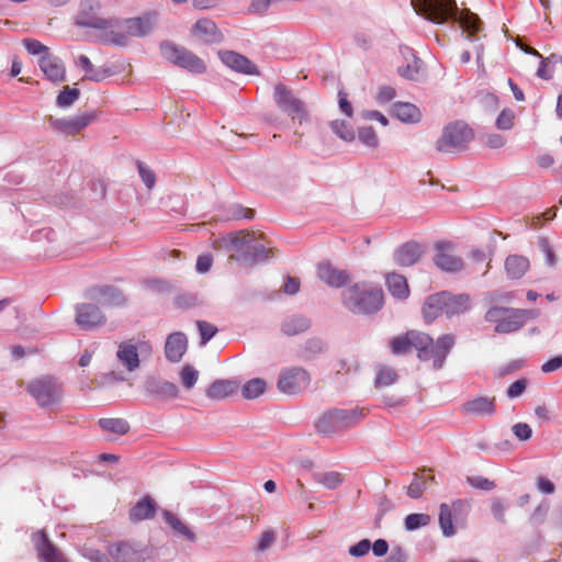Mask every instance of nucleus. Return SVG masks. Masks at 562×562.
<instances>
[{"mask_svg": "<svg viewBox=\"0 0 562 562\" xmlns=\"http://www.w3.org/2000/svg\"><path fill=\"white\" fill-rule=\"evenodd\" d=\"M456 344L452 334L440 336L436 341L426 333L408 330L390 339L389 346L395 356L406 355L413 349L422 361H431L436 370L442 368L447 356Z\"/></svg>", "mask_w": 562, "mask_h": 562, "instance_id": "obj_1", "label": "nucleus"}, {"mask_svg": "<svg viewBox=\"0 0 562 562\" xmlns=\"http://www.w3.org/2000/svg\"><path fill=\"white\" fill-rule=\"evenodd\" d=\"M529 260L520 255H510L506 258L505 269L512 279L521 278L529 269Z\"/></svg>", "mask_w": 562, "mask_h": 562, "instance_id": "obj_38", "label": "nucleus"}, {"mask_svg": "<svg viewBox=\"0 0 562 562\" xmlns=\"http://www.w3.org/2000/svg\"><path fill=\"white\" fill-rule=\"evenodd\" d=\"M137 168H138L139 176L142 178L143 182L145 183V186L148 189H151L156 182L155 172L142 161H137Z\"/></svg>", "mask_w": 562, "mask_h": 562, "instance_id": "obj_52", "label": "nucleus"}, {"mask_svg": "<svg viewBox=\"0 0 562 562\" xmlns=\"http://www.w3.org/2000/svg\"><path fill=\"white\" fill-rule=\"evenodd\" d=\"M384 305V293L379 284H353V313L373 315Z\"/></svg>", "mask_w": 562, "mask_h": 562, "instance_id": "obj_6", "label": "nucleus"}, {"mask_svg": "<svg viewBox=\"0 0 562 562\" xmlns=\"http://www.w3.org/2000/svg\"><path fill=\"white\" fill-rule=\"evenodd\" d=\"M116 356L120 362L131 372L139 367L137 348L131 342L120 344Z\"/></svg>", "mask_w": 562, "mask_h": 562, "instance_id": "obj_33", "label": "nucleus"}, {"mask_svg": "<svg viewBox=\"0 0 562 562\" xmlns=\"http://www.w3.org/2000/svg\"><path fill=\"white\" fill-rule=\"evenodd\" d=\"M462 412L469 415H494L496 412L495 396H477L462 404Z\"/></svg>", "mask_w": 562, "mask_h": 562, "instance_id": "obj_19", "label": "nucleus"}, {"mask_svg": "<svg viewBox=\"0 0 562 562\" xmlns=\"http://www.w3.org/2000/svg\"><path fill=\"white\" fill-rule=\"evenodd\" d=\"M100 0H81L76 23L80 26L90 27L99 31V37L104 43L105 33L115 26L113 18H105L101 14Z\"/></svg>", "mask_w": 562, "mask_h": 562, "instance_id": "obj_4", "label": "nucleus"}, {"mask_svg": "<svg viewBox=\"0 0 562 562\" xmlns=\"http://www.w3.org/2000/svg\"><path fill=\"white\" fill-rule=\"evenodd\" d=\"M76 65L85 71V78L91 81H101L110 76L105 69H94L91 60L86 55H80Z\"/></svg>", "mask_w": 562, "mask_h": 562, "instance_id": "obj_39", "label": "nucleus"}, {"mask_svg": "<svg viewBox=\"0 0 562 562\" xmlns=\"http://www.w3.org/2000/svg\"><path fill=\"white\" fill-rule=\"evenodd\" d=\"M473 137V131L464 122L457 121L445 126L436 148L440 153H459L467 148Z\"/></svg>", "mask_w": 562, "mask_h": 562, "instance_id": "obj_5", "label": "nucleus"}, {"mask_svg": "<svg viewBox=\"0 0 562 562\" xmlns=\"http://www.w3.org/2000/svg\"><path fill=\"white\" fill-rule=\"evenodd\" d=\"M412 5L434 23L458 22L469 37H474L482 29L480 18L469 9L459 10L456 0H412Z\"/></svg>", "mask_w": 562, "mask_h": 562, "instance_id": "obj_2", "label": "nucleus"}, {"mask_svg": "<svg viewBox=\"0 0 562 562\" xmlns=\"http://www.w3.org/2000/svg\"><path fill=\"white\" fill-rule=\"evenodd\" d=\"M508 314V308L503 307H492L486 312L485 318L488 322L499 324L504 319V317Z\"/></svg>", "mask_w": 562, "mask_h": 562, "instance_id": "obj_57", "label": "nucleus"}, {"mask_svg": "<svg viewBox=\"0 0 562 562\" xmlns=\"http://www.w3.org/2000/svg\"><path fill=\"white\" fill-rule=\"evenodd\" d=\"M38 66L44 76L53 82H63L66 79V69L63 61L55 55L46 54L40 57Z\"/></svg>", "mask_w": 562, "mask_h": 562, "instance_id": "obj_17", "label": "nucleus"}, {"mask_svg": "<svg viewBox=\"0 0 562 562\" xmlns=\"http://www.w3.org/2000/svg\"><path fill=\"white\" fill-rule=\"evenodd\" d=\"M392 114L404 123H418L422 120V111L409 102H396L392 106Z\"/></svg>", "mask_w": 562, "mask_h": 562, "instance_id": "obj_30", "label": "nucleus"}, {"mask_svg": "<svg viewBox=\"0 0 562 562\" xmlns=\"http://www.w3.org/2000/svg\"><path fill=\"white\" fill-rule=\"evenodd\" d=\"M513 432L519 440H528L532 435V429L526 423H518L513 426Z\"/></svg>", "mask_w": 562, "mask_h": 562, "instance_id": "obj_60", "label": "nucleus"}, {"mask_svg": "<svg viewBox=\"0 0 562 562\" xmlns=\"http://www.w3.org/2000/svg\"><path fill=\"white\" fill-rule=\"evenodd\" d=\"M41 407L57 404L63 394L61 384L53 376H42L33 380L26 387Z\"/></svg>", "mask_w": 562, "mask_h": 562, "instance_id": "obj_8", "label": "nucleus"}, {"mask_svg": "<svg viewBox=\"0 0 562 562\" xmlns=\"http://www.w3.org/2000/svg\"><path fill=\"white\" fill-rule=\"evenodd\" d=\"M221 60L231 69L246 75H258V68L246 56L234 50H220Z\"/></svg>", "mask_w": 562, "mask_h": 562, "instance_id": "obj_16", "label": "nucleus"}, {"mask_svg": "<svg viewBox=\"0 0 562 562\" xmlns=\"http://www.w3.org/2000/svg\"><path fill=\"white\" fill-rule=\"evenodd\" d=\"M430 522V517L427 514H409L405 518V527L407 530H415L417 528L427 526Z\"/></svg>", "mask_w": 562, "mask_h": 562, "instance_id": "obj_48", "label": "nucleus"}, {"mask_svg": "<svg viewBox=\"0 0 562 562\" xmlns=\"http://www.w3.org/2000/svg\"><path fill=\"white\" fill-rule=\"evenodd\" d=\"M396 97L395 88L391 86H383L379 89L376 99L381 103H386L392 101Z\"/></svg>", "mask_w": 562, "mask_h": 562, "instance_id": "obj_62", "label": "nucleus"}, {"mask_svg": "<svg viewBox=\"0 0 562 562\" xmlns=\"http://www.w3.org/2000/svg\"><path fill=\"white\" fill-rule=\"evenodd\" d=\"M400 53L403 56L405 64L397 67L398 75L408 80H417L422 67V60L408 46L401 47Z\"/></svg>", "mask_w": 562, "mask_h": 562, "instance_id": "obj_20", "label": "nucleus"}, {"mask_svg": "<svg viewBox=\"0 0 562 562\" xmlns=\"http://www.w3.org/2000/svg\"><path fill=\"white\" fill-rule=\"evenodd\" d=\"M80 95V91L76 88L64 87V90L57 95V105L65 108L71 105Z\"/></svg>", "mask_w": 562, "mask_h": 562, "instance_id": "obj_46", "label": "nucleus"}, {"mask_svg": "<svg viewBox=\"0 0 562 562\" xmlns=\"http://www.w3.org/2000/svg\"><path fill=\"white\" fill-rule=\"evenodd\" d=\"M386 286L390 293L400 300H405L409 295V288L404 276L392 272L386 276Z\"/></svg>", "mask_w": 562, "mask_h": 562, "instance_id": "obj_37", "label": "nucleus"}, {"mask_svg": "<svg viewBox=\"0 0 562 562\" xmlns=\"http://www.w3.org/2000/svg\"><path fill=\"white\" fill-rule=\"evenodd\" d=\"M274 98L278 105L290 115L300 116L303 113L302 103L295 99L290 90L283 85H277L274 88Z\"/></svg>", "mask_w": 562, "mask_h": 562, "instance_id": "obj_22", "label": "nucleus"}, {"mask_svg": "<svg viewBox=\"0 0 562 562\" xmlns=\"http://www.w3.org/2000/svg\"><path fill=\"white\" fill-rule=\"evenodd\" d=\"M331 128L334 133L344 140L349 139L350 131L349 126L345 121L335 120L331 122Z\"/></svg>", "mask_w": 562, "mask_h": 562, "instance_id": "obj_61", "label": "nucleus"}, {"mask_svg": "<svg viewBox=\"0 0 562 562\" xmlns=\"http://www.w3.org/2000/svg\"><path fill=\"white\" fill-rule=\"evenodd\" d=\"M213 265V256L211 254H202L196 259L195 269L199 273L207 272Z\"/></svg>", "mask_w": 562, "mask_h": 562, "instance_id": "obj_58", "label": "nucleus"}, {"mask_svg": "<svg viewBox=\"0 0 562 562\" xmlns=\"http://www.w3.org/2000/svg\"><path fill=\"white\" fill-rule=\"evenodd\" d=\"M438 252L435 256V263L438 268L448 272H457L463 268V261L461 258L456 257L451 254L446 252L441 245H437Z\"/></svg>", "mask_w": 562, "mask_h": 562, "instance_id": "obj_36", "label": "nucleus"}, {"mask_svg": "<svg viewBox=\"0 0 562 562\" xmlns=\"http://www.w3.org/2000/svg\"><path fill=\"white\" fill-rule=\"evenodd\" d=\"M406 559L407 557L403 548L395 547L383 562H406Z\"/></svg>", "mask_w": 562, "mask_h": 562, "instance_id": "obj_64", "label": "nucleus"}, {"mask_svg": "<svg viewBox=\"0 0 562 562\" xmlns=\"http://www.w3.org/2000/svg\"><path fill=\"white\" fill-rule=\"evenodd\" d=\"M442 301H445V314L448 317L462 314L471 308V299L468 294H452L442 291Z\"/></svg>", "mask_w": 562, "mask_h": 562, "instance_id": "obj_24", "label": "nucleus"}, {"mask_svg": "<svg viewBox=\"0 0 562 562\" xmlns=\"http://www.w3.org/2000/svg\"><path fill=\"white\" fill-rule=\"evenodd\" d=\"M467 482L474 488L477 490H484V491H491L496 485L494 481H491L484 476L476 475V476H468Z\"/></svg>", "mask_w": 562, "mask_h": 562, "instance_id": "obj_53", "label": "nucleus"}, {"mask_svg": "<svg viewBox=\"0 0 562 562\" xmlns=\"http://www.w3.org/2000/svg\"><path fill=\"white\" fill-rule=\"evenodd\" d=\"M397 379V373L393 368L381 366L378 369L375 385L376 386H389L393 384Z\"/></svg>", "mask_w": 562, "mask_h": 562, "instance_id": "obj_45", "label": "nucleus"}, {"mask_svg": "<svg viewBox=\"0 0 562 562\" xmlns=\"http://www.w3.org/2000/svg\"><path fill=\"white\" fill-rule=\"evenodd\" d=\"M317 274L322 281L333 288H340L349 281V274L330 262H321L317 267Z\"/></svg>", "mask_w": 562, "mask_h": 562, "instance_id": "obj_21", "label": "nucleus"}, {"mask_svg": "<svg viewBox=\"0 0 562 562\" xmlns=\"http://www.w3.org/2000/svg\"><path fill=\"white\" fill-rule=\"evenodd\" d=\"M424 252V248L416 241H407L400 246L394 252V260L397 265L409 267L416 263Z\"/></svg>", "mask_w": 562, "mask_h": 562, "instance_id": "obj_23", "label": "nucleus"}, {"mask_svg": "<svg viewBox=\"0 0 562 562\" xmlns=\"http://www.w3.org/2000/svg\"><path fill=\"white\" fill-rule=\"evenodd\" d=\"M105 321L104 315L99 306L94 304H79L76 307V322L85 329H90L103 324Z\"/></svg>", "mask_w": 562, "mask_h": 562, "instance_id": "obj_15", "label": "nucleus"}, {"mask_svg": "<svg viewBox=\"0 0 562 562\" xmlns=\"http://www.w3.org/2000/svg\"><path fill=\"white\" fill-rule=\"evenodd\" d=\"M311 326L310 321L303 315H291L281 323V330L286 336H295L306 331Z\"/></svg>", "mask_w": 562, "mask_h": 562, "instance_id": "obj_35", "label": "nucleus"}, {"mask_svg": "<svg viewBox=\"0 0 562 562\" xmlns=\"http://www.w3.org/2000/svg\"><path fill=\"white\" fill-rule=\"evenodd\" d=\"M145 392L159 400L176 398L179 395L177 385L157 378H148L144 384Z\"/></svg>", "mask_w": 562, "mask_h": 562, "instance_id": "obj_18", "label": "nucleus"}, {"mask_svg": "<svg viewBox=\"0 0 562 562\" xmlns=\"http://www.w3.org/2000/svg\"><path fill=\"white\" fill-rule=\"evenodd\" d=\"M97 119L94 112L77 115L71 119L56 120L54 125L68 135H75Z\"/></svg>", "mask_w": 562, "mask_h": 562, "instance_id": "obj_26", "label": "nucleus"}, {"mask_svg": "<svg viewBox=\"0 0 562 562\" xmlns=\"http://www.w3.org/2000/svg\"><path fill=\"white\" fill-rule=\"evenodd\" d=\"M527 314L528 312L525 310H508V314L495 326V330L502 334L518 330L524 326Z\"/></svg>", "mask_w": 562, "mask_h": 562, "instance_id": "obj_27", "label": "nucleus"}, {"mask_svg": "<svg viewBox=\"0 0 562 562\" xmlns=\"http://www.w3.org/2000/svg\"><path fill=\"white\" fill-rule=\"evenodd\" d=\"M311 383L310 373L299 367L284 368L280 371L277 389L286 395H296L305 391Z\"/></svg>", "mask_w": 562, "mask_h": 562, "instance_id": "obj_9", "label": "nucleus"}, {"mask_svg": "<svg viewBox=\"0 0 562 562\" xmlns=\"http://www.w3.org/2000/svg\"><path fill=\"white\" fill-rule=\"evenodd\" d=\"M196 326L201 335L202 344H206L217 333V327L205 321H198Z\"/></svg>", "mask_w": 562, "mask_h": 562, "instance_id": "obj_51", "label": "nucleus"}, {"mask_svg": "<svg viewBox=\"0 0 562 562\" xmlns=\"http://www.w3.org/2000/svg\"><path fill=\"white\" fill-rule=\"evenodd\" d=\"M180 378L182 385L191 390L198 381L199 372L191 364H186L180 372Z\"/></svg>", "mask_w": 562, "mask_h": 562, "instance_id": "obj_47", "label": "nucleus"}, {"mask_svg": "<svg viewBox=\"0 0 562 562\" xmlns=\"http://www.w3.org/2000/svg\"><path fill=\"white\" fill-rule=\"evenodd\" d=\"M255 235L254 233L239 232L229 237L231 243V255L229 258L240 261L247 266V258L251 255L252 244Z\"/></svg>", "mask_w": 562, "mask_h": 562, "instance_id": "obj_13", "label": "nucleus"}, {"mask_svg": "<svg viewBox=\"0 0 562 562\" xmlns=\"http://www.w3.org/2000/svg\"><path fill=\"white\" fill-rule=\"evenodd\" d=\"M272 256V250L267 249L263 243L255 237L251 255L247 258V266H254L256 263H260L266 261L268 258Z\"/></svg>", "mask_w": 562, "mask_h": 562, "instance_id": "obj_43", "label": "nucleus"}, {"mask_svg": "<svg viewBox=\"0 0 562 562\" xmlns=\"http://www.w3.org/2000/svg\"><path fill=\"white\" fill-rule=\"evenodd\" d=\"M422 312L427 324H431L436 318L445 314V301H442L441 292L429 295L423 305Z\"/></svg>", "mask_w": 562, "mask_h": 562, "instance_id": "obj_29", "label": "nucleus"}, {"mask_svg": "<svg viewBox=\"0 0 562 562\" xmlns=\"http://www.w3.org/2000/svg\"><path fill=\"white\" fill-rule=\"evenodd\" d=\"M541 251L544 254L546 261L549 266L553 267L557 263V256L554 254L553 248L551 247L549 240L547 238H542L540 240Z\"/></svg>", "mask_w": 562, "mask_h": 562, "instance_id": "obj_56", "label": "nucleus"}, {"mask_svg": "<svg viewBox=\"0 0 562 562\" xmlns=\"http://www.w3.org/2000/svg\"><path fill=\"white\" fill-rule=\"evenodd\" d=\"M358 137L368 147L375 148L379 145V138L372 127H360Z\"/></svg>", "mask_w": 562, "mask_h": 562, "instance_id": "obj_49", "label": "nucleus"}, {"mask_svg": "<svg viewBox=\"0 0 562 562\" xmlns=\"http://www.w3.org/2000/svg\"><path fill=\"white\" fill-rule=\"evenodd\" d=\"M188 340L183 333L176 331L168 336L165 345L166 358L171 362H178L187 351Z\"/></svg>", "mask_w": 562, "mask_h": 562, "instance_id": "obj_25", "label": "nucleus"}, {"mask_svg": "<svg viewBox=\"0 0 562 562\" xmlns=\"http://www.w3.org/2000/svg\"><path fill=\"white\" fill-rule=\"evenodd\" d=\"M99 426L102 430L116 435H125L130 430V424L123 418H102Z\"/></svg>", "mask_w": 562, "mask_h": 562, "instance_id": "obj_40", "label": "nucleus"}, {"mask_svg": "<svg viewBox=\"0 0 562 562\" xmlns=\"http://www.w3.org/2000/svg\"><path fill=\"white\" fill-rule=\"evenodd\" d=\"M113 24L115 26L111 27L109 33H105V44L125 45L128 37L144 36L148 34L153 27L149 18H136L124 21L113 19Z\"/></svg>", "mask_w": 562, "mask_h": 562, "instance_id": "obj_3", "label": "nucleus"}, {"mask_svg": "<svg viewBox=\"0 0 562 562\" xmlns=\"http://www.w3.org/2000/svg\"><path fill=\"white\" fill-rule=\"evenodd\" d=\"M267 383L260 378L247 381L241 387V395L247 400H255L265 393Z\"/></svg>", "mask_w": 562, "mask_h": 562, "instance_id": "obj_41", "label": "nucleus"}, {"mask_svg": "<svg viewBox=\"0 0 562 562\" xmlns=\"http://www.w3.org/2000/svg\"><path fill=\"white\" fill-rule=\"evenodd\" d=\"M109 553L115 562H138L140 560V553L127 542L110 547Z\"/></svg>", "mask_w": 562, "mask_h": 562, "instance_id": "obj_34", "label": "nucleus"}, {"mask_svg": "<svg viewBox=\"0 0 562 562\" xmlns=\"http://www.w3.org/2000/svg\"><path fill=\"white\" fill-rule=\"evenodd\" d=\"M318 481L327 488H336L342 482V476L338 472H327Z\"/></svg>", "mask_w": 562, "mask_h": 562, "instance_id": "obj_54", "label": "nucleus"}, {"mask_svg": "<svg viewBox=\"0 0 562 562\" xmlns=\"http://www.w3.org/2000/svg\"><path fill=\"white\" fill-rule=\"evenodd\" d=\"M36 549L44 562H66L61 553L50 543L43 530L36 533Z\"/></svg>", "mask_w": 562, "mask_h": 562, "instance_id": "obj_28", "label": "nucleus"}, {"mask_svg": "<svg viewBox=\"0 0 562 562\" xmlns=\"http://www.w3.org/2000/svg\"><path fill=\"white\" fill-rule=\"evenodd\" d=\"M191 33L193 37L204 44L220 43L223 40V34L215 22L206 18L198 20L193 24Z\"/></svg>", "mask_w": 562, "mask_h": 562, "instance_id": "obj_14", "label": "nucleus"}, {"mask_svg": "<svg viewBox=\"0 0 562 562\" xmlns=\"http://www.w3.org/2000/svg\"><path fill=\"white\" fill-rule=\"evenodd\" d=\"M160 52L165 59L192 74L200 75L206 71V65L203 59L186 47L173 43H162Z\"/></svg>", "mask_w": 562, "mask_h": 562, "instance_id": "obj_7", "label": "nucleus"}, {"mask_svg": "<svg viewBox=\"0 0 562 562\" xmlns=\"http://www.w3.org/2000/svg\"><path fill=\"white\" fill-rule=\"evenodd\" d=\"M238 391V383L232 380H216L206 391V395L216 401L224 400Z\"/></svg>", "mask_w": 562, "mask_h": 562, "instance_id": "obj_32", "label": "nucleus"}, {"mask_svg": "<svg viewBox=\"0 0 562 562\" xmlns=\"http://www.w3.org/2000/svg\"><path fill=\"white\" fill-rule=\"evenodd\" d=\"M23 45L29 54L31 55H46L50 54L49 48L42 44L40 41L34 38H25L23 40Z\"/></svg>", "mask_w": 562, "mask_h": 562, "instance_id": "obj_50", "label": "nucleus"}, {"mask_svg": "<svg viewBox=\"0 0 562 562\" xmlns=\"http://www.w3.org/2000/svg\"><path fill=\"white\" fill-rule=\"evenodd\" d=\"M515 114L512 110H503L496 120L499 130H509L514 125Z\"/></svg>", "mask_w": 562, "mask_h": 562, "instance_id": "obj_55", "label": "nucleus"}, {"mask_svg": "<svg viewBox=\"0 0 562 562\" xmlns=\"http://www.w3.org/2000/svg\"><path fill=\"white\" fill-rule=\"evenodd\" d=\"M162 515H164V518H165L166 522L176 532L182 535L183 537H186L190 541H194L195 540V538H196L195 533L188 526H186L176 515H173L172 513H170L168 510H165Z\"/></svg>", "mask_w": 562, "mask_h": 562, "instance_id": "obj_42", "label": "nucleus"}, {"mask_svg": "<svg viewBox=\"0 0 562 562\" xmlns=\"http://www.w3.org/2000/svg\"><path fill=\"white\" fill-rule=\"evenodd\" d=\"M156 503L150 496L138 501L130 510V520L136 522L150 519L155 516Z\"/></svg>", "mask_w": 562, "mask_h": 562, "instance_id": "obj_31", "label": "nucleus"}, {"mask_svg": "<svg viewBox=\"0 0 562 562\" xmlns=\"http://www.w3.org/2000/svg\"><path fill=\"white\" fill-rule=\"evenodd\" d=\"M526 387H527V380H525V379L517 380L514 383H512L509 385V387L507 389V396L510 398L518 397L526 391Z\"/></svg>", "mask_w": 562, "mask_h": 562, "instance_id": "obj_59", "label": "nucleus"}, {"mask_svg": "<svg viewBox=\"0 0 562 562\" xmlns=\"http://www.w3.org/2000/svg\"><path fill=\"white\" fill-rule=\"evenodd\" d=\"M428 472H431V470H429ZM428 479L434 481L435 476L431 473H428L427 475L425 473L416 475L412 483L409 484V486L407 487V494L412 498H419L423 495L424 491L426 490Z\"/></svg>", "mask_w": 562, "mask_h": 562, "instance_id": "obj_44", "label": "nucleus"}, {"mask_svg": "<svg viewBox=\"0 0 562 562\" xmlns=\"http://www.w3.org/2000/svg\"><path fill=\"white\" fill-rule=\"evenodd\" d=\"M470 510V503L465 499H457L452 502L451 506L443 503L440 505L439 525L442 533L446 537H451L456 533L453 527V518L456 521L464 519Z\"/></svg>", "mask_w": 562, "mask_h": 562, "instance_id": "obj_10", "label": "nucleus"}, {"mask_svg": "<svg viewBox=\"0 0 562 562\" xmlns=\"http://www.w3.org/2000/svg\"><path fill=\"white\" fill-rule=\"evenodd\" d=\"M89 297L102 306L121 307L126 303L123 292L112 285H99L90 289Z\"/></svg>", "mask_w": 562, "mask_h": 562, "instance_id": "obj_12", "label": "nucleus"}, {"mask_svg": "<svg viewBox=\"0 0 562 562\" xmlns=\"http://www.w3.org/2000/svg\"><path fill=\"white\" fill-rule=\"evenodd\" d=\"M350 424V414L346 409L334 408L324 413L315 424L319 434L333 435L347 429Z\"/></svg>", "mask_w": 562, "mask_h": 562, "instance_id": "obj_11", "label": "nucleus"}, {"mask_svg": "<svg viewBox=\"0 0 562 562\" xmlns=\"http://www.w3.org/2000/svg\"><path fill=\"white\" fill-rule=\"evenodd\" d=\"M300 285L301 283L299 278L288 277L284 282L283 291L288 295H294L299 292Z\"/></svg>", "mask_w": 562, "mask_h": 562, "instance_id": "obj_63", "label": "nucleus"}]
</instances>
